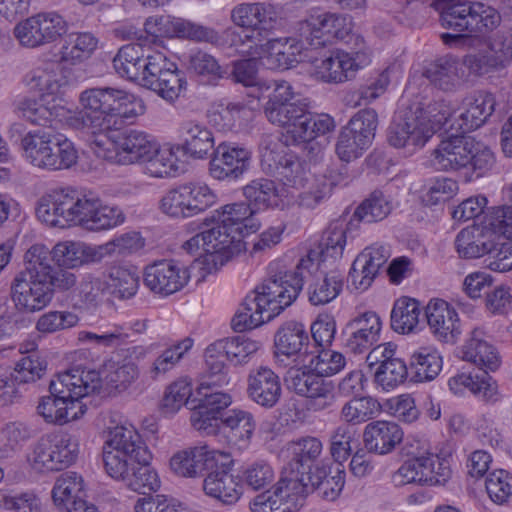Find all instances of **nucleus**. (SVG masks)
<instances>
[{"label": "nucleus", "instance_id": "nucleus-2", "mask_svg": "<svg viewBox=\"0 0 512 512\" xmlns=\"http://www.w3.org/2000/svg\"><path fill=\"white\" fill-rule=\"evenodd\" d=\"M103 379L95 369L74 366L51 380V395L43 397L37 412L46 423L63 425L79 419L86 411L81 399L97 392Z\"/></svg>", "mask_w": 512, "mask_h": 512}, {"label": "nucleus", "instance_id": "nucleus-8", "mask_svg": "<svg viewBox=\"0 0 512 512\" xmlns=\"http://www.w3.org/2000/svg\"><path fill=\"white\" fill-rule=\"evenodd\" d=\"M352 51H331L311 61V75L324 83L341 84L351 81L371 63V50L361 35L351 36Z\"/></svg>", "mask_w": 512, "mask_h": 512}, {"label": "nucleus", "instance_id": "nucleus-37", "mask_svg": "<svg viewBox=\"0 0 512 512\" xmlns=\"http://www.w3.org/2000/svg\"><path fill=\"white\" fill-rule=\"evenodd\" d=\"M403 431L398 424L378 420L369 423L363 433L365 448L369 452L385 455L395 449L402 441Z\"/></svg>", "mask_w": 512, "mask_h": 512}, {"label": "nucleus", "instance_id": "nucleus-64", "mask_svg": "<svg viewBox=\"0 0 512 512\" xmlns=\"http://www.w3.org/2000/svg\"><path fill=\"white\" fill-rule=\"evenodd\" d=\"M124 212L117 206L108 205L99 198L92 210L86 230L101 232L113 229L125 222Z\"/></svg>", "mask_w": 512, "mask_h": 512}, {"label": "nucleus", "instance_id": "nucleus-13", "mask_svg": "<svg viewBox=\"0 0 512 512\" xmlns=\"http://www.w3.org/2000/svg\"><path fill=\"white\" fill-rule=\"evenodd\" d=\"M216 202V195L202 182H188L165 192L159 200L160 211L174 219L196 216Z\"/></svg>", "mask_w": 512, "mask_h": 512}, {"label": "nucleus", "instance_id": "nucleus-60", "mask_svg": "<svg viewBox=\"0 0 512 512\" xmlns=\"http://www.w3.org/2000/svg\"><path fill=\"white\" fill-rule=\"evenodd\" d=\"M423 471V481L426 486L444 485L451 477L450 461L447 457L427 452L416 456Z\"/></svg>", "mask_w": 512, "mask_h": 512}, {"label": "nucleus", "instance_id": "nucleus-61", "mask_svg": "<svg viewBox=\"0 0 512 512\" xmlns=\"http://www.w3.org/2000/svg\"><path fill=\"white\" fill-rule=\"evenodd\" d=\"M343 279L337 272L316 278L308 286V299L314 306L325 305L333 301L342 291Z\"/></svg>", "mask_w": 512, "mask_h": 512}, {"label": "nucleus", "instance_id": "nucleus-44", "mask_svg": "<svg viewBox=\"0 0 512 512\" xmlns=\"http://www.w3.org/2000/svg\"><path fill=\"white\" fill-rule=\"evenodd\" d=\"M98 43V39L92 33H70L60 49V60L71 65L81 64L94 54Z\"/></svg>", "mask_w": 512, "mask_h": 512}, {"label": "nucleus", "instance_id": "nucleus-22", "mask_svg": "<svg viewBox=\"0 0 512 512\" xmlns=\"http://www.w3.org/2000/svg\"><path fill=\"white\" fill-rule=\"evenodd\" d=\"M425 316L430 332L443 343L455 344L462 329L456 309L443 299H431L426 308Z\"/></svg>", "mask_w": 512, "mask_h": 512}, {"label": "nucleus", "instance_id": "nucleus-57", "mask_svg": "<svg viewBox=\"0 0 512 512\" xmlns=\"http://www.w3.org/2000/svg\"><path fill=\"white\" fill-rule=\"evenodd\" d=\"M193 339L186 337L166 347L153 361L149 368V375L153 380L165 376L174 369L184 355L193 347Z\"/></svg>", "mask_w": 512, "mask_h": 512}, {"label": "nucleus", "instance_id": "nucleus-35", "mask_svg": "<svg viewBox=\"0 0 512 512\" xmlns=\"http://www.w3.org/2000/svg\"><path fill=\"white\" fill-rule=\"evenodd\" d=\"M119 164L141 163L154 151L156 139L145 131L128 129L117 134Z\"/></svg>", "mask_w": 512, "mask_h": 512}, {"label": "nucleus", "instance_id": "nucleus-11", "mask_svg": "<svg viewBox=\"0 0 512 512\" xmlns=\"http://www.w3.org/2000/svg\"><path fill=\"white\" fill-rule=\"evenodd\" d=\"M78 453L77 439L68 433L52 432L38 439L28 462L30 467L38 473L60 471L72 465Z\"/></svg>", "mask_w": 512, "mask_h": 512}, {"label": "nucleus", "instance_id": "nucleus-31", "mask_svg": "<svg viewBox=\"0 0 512 512\" xmlns=\"http://www.w3.org/2000/svg\"><path fill=\"white\" fill-rule=\"evenodd\" d=\"M178 133L182 139V151L193 159H206L212 156L215 138L212 131L196 120H184L180 123Z\"/></svg>", "mask_w": 512, "mask_h": 512}, {"label": "nucleus", "instance_id": "nucleus-32", "mask_svg": "<svg viewBox=\"0 0 512 512\" xmlns=\"http://www.w3.org/2000/svg\"><path fill=\"white\" fill-rule=\"evenodd\" d=\"M255 211L245 202L232 203L214 211L213 219L222 228L243 240L244 234L255 232L260 222L254 216Z\"/></svg>", "mask_w": 512, "mask_h": 512}, {"label": "nucleus", "instance_id": "nucleus-63", "mask_svg": "<svg viewBox=\"0 0 512 512\" xmlns=\"http://www.w3.org/2000/svg\"><path fill=\"white\" fill-rule=\"evenodd\" d=\"M322 443L316 437H304L291 444L293 458L288 466L311 474L313 463L322 453Z\"/></svg>", "mask_w": 512, "mask_h": 512}, {"label": "nucleus", "instance_id": "nucleus-9", "mask_svg": "<svg viewBox=\"0 0 512 512\" xmlns=\"http://www.w3.org/2000/svg\"><path fill=\"white\" fill-rule=\"evenodd\" d=\"M116 88L94 87L78 97L79 108H70L69 128L77 131H103L112 128Z\"/></svg>", "mask_w": 512, "mask_h": 512}, {"label": "nucleus", "instance_id": "nucleus-26", "mask_svg": "<svg viewBox=\"0 0 512 512\" xmlns=\"http://www.w3.org/2000/svg\"><path fill=\"white\" fill-rule=\"evenodd\" d=\"M472 137L452 136L442 140L431 154L430 163L439 171H457L468 166Z\"/></svg>", "mask_w": 512, "mask_h": 512}, {"label": "nucleus", "instance_id": "nucleus-5", "mask_svg": "<svg viewBox=\"0 0 512 512\" xmlns=\"http://www.w3.org/2000/svg\"><path fill=\"white\" fill-rule=\"evenodd\" d=\"M99 198L93 191H80L71 186L56 187L41 196L36 215L51 227L77 226L86 230Z\"/></svg>", "mask_w": 512, "mask_h": 512}, {"label": "nucleus", "instance_id": "nucleus-34", "mask_svg": "<svg viewBox=\"0 0 512 512\" xmlns=\"http://www.w3.org/2000/svg\"><path fill=\"white\" fill-rule=\"evenodd\" d=\"M313 485L311 474L288 466L282 472L275 490L293 512H296L302 506L305 497L313 491Z\"/></svg>", "mask_w": 512, "mask_h": 512}, {"label": "nucleus", "instance_id": "nucleus-52", "mask_svg": "<svg viewBox=\"0 0 512 512\" xmlns=\"http://www.w3.org/2000/svg\"><path fill=\"white\" fill-rule=\"evenodd\" d=\"M381 411L382 406L376 398L359 395L344 403L340 417L346 423L358 425L378 417Z\"/></svg>", "mask_w": 512, "mask_h": 512}, {"label": "nucleus", "instance_id": "nucleus-25", "mask_svg": "<svg viewBox=\"0 0 512 512\" xmlns=\"http://www.w3.org/2000/svg\"><path fill=\"white\" fill-rule=\"evenodd\" d=\"M463 111L458 115V123L451 124L462 133L481 127L493 114L496 106L495 96L488 91H476L463 99Z\"/></svg>", "mask_w": 512, "mask_h": 512}, {"label": "nucleus", "instance_id": "nucleus-40", "mask_svg": "<svg viewBox=\"0 0 512 512\" xmlns=\"http://www.w3.org/2000/svg\"><path fill=\"white\" fill-rule=\"evenodd\" d=\"M150 48L138 43L122 46L113 58L115 72L122 78L140 84Z\"/></svg>", "mask_w": 512, "mask_h": 512}, {"label": "nucleus", "instance_id": "nucleus-58", "mask_svg": "<svg viewBox=\"0 0 512 512\" xmlns=\"http://www.w3.org/2000/svg\"><path fill=\"white\" fill-rule=\"evenodd\" d=\"M33 437V430L21 421L6 423L0 429V459L14 456Z\"/></svg>", "mask_w": 512, "mask_h": 512}, {"label": "nucleus", "instance_id": "nucleus-59", "mask_svg": "<svg viewBox=\"0 0 512 512\" xmlns=\"http://www.w3.org/2000/svg\"><path fill=\"white\" fill-rule=\"evenodd\" d=\"M442 357L433 347H420L410 357V367L418 381H431L442 370Z\"/></svg>", "mask_w": 512, "mask_h": 512}, {"label": "nucleus", "instance_id": "nucleus-45", "mask_svg": "<svg viewBox=\"0 0 512 512\" xmlns=\"http://www.w3.org/2000/svg\"><path fill=\"white\" fill-rule=\"evenodd\" d=\"M434 8L440 14L441 25L458 33H468L472 2L468 0H435Z\"/></svg>", "mask_w": 512, "mask_h": 512}, {"label": "nucleus", "instance_id": "nucleus-21", "mask_svg": "<svg viewBox=\"0 0 512 512\" xmlns=\"http://www.w3.org/2000/svg\"><path fill=\"white\" fill-rule=\"evenodd\" d=\"M228 455L222 451L210 449L207 445L187 447L175 452L169 461L171 471L179 477L198 478L203 472L217 466Z\"/></svg>", "mask_w": 512, "mask_h": 512}, {"label": "nucleus", "instance_id": "nucleus-42", "mask_svg": "<svg viewBox=\"0 0 512 512\" xmlns=\"http://www.w3.org/2000/svg\"><path fill=\"white\" fill-rule=\"evenodd\" d=\"M222 423L227 429L230 444L239 450L249 447L256 428L252 413L243 409H231L222 417Z\"/></svg>", "mask_w": 512, "mask_h": 512}, {"label": "nucleus", "instance_id": "nucleus-43", "mask_svg": "<svg viewBox=\"0 0 512 512\" xmlns=\"http://www.w3.org/2000/svg\"><path fill=\"white\" fill-rule=\"evenodd\" d=\"M448 386L455 395H460L468 389L474 395L485 401L495 402L499 399L498 385L496 381L487 374L480 377L460 373L448 380Z\"/></svg>", "mask_w": 512, "mask_h": 512}, {"label": "nucleus", "instance_id": "nucleus-55", "mask_svg": "<svg viewBox=\"0 0 512 512\" xmlns=\"http://www.w3.org/2000/svg\"><path fill=\"white\" fill-rule=\"evenodd\" d=\"M144 173L154 178H166L178 171V158L174 148L170 145H154V151L142 160Z\"/></svg>", "mask_w": 512, "mask_h": 512}, {"label": "nucleus", "instance_id": "nucleus-16", "mask_svg": "<svg viewBox=\"0 0 512 512\" xmlns=\"http://www.w3.org/2000/svg\"><path fill=\"white\" fill-rule=\"evenodd\" d=\"M288 387L296 394L306 397L307 406L313 411H323L336 402L333 381L323 378L311 370L310 365L288 371Z\"/></svg>", "mask_w": 512, "mask_h": 512}, {"label": "nucleus", "instance_id": "nucleus-46", "mask_svg": "<svg viewBox=\"0 0 512 512\" xmlns=\"http://www.w3.org/2000/svg\"><path fill=\"white\" fill-rule=\"evenodd\" d=\"M53 252L43 244L32 245L24 255V269L18 274L48 283L55 267Z\"/></svg>", "mask_w": 512, "mask_h": 512}, {"label": "nucleus", "instance_id": "nucleus-1", "mask_svg": "<svg viewBox=\"0 0 512 512\" xmlns=\"http://www.w3.org/2000/svg\"><path fill=\"white\" fill-rule=\"evenodd\" d=\"M150 460L151 453L133 426L109 429L103 445V462L111 478L141 494L156 492L161 481Z\"/></svg>", "mask_w": 512, "mask_h": 512}, {"label": "nucleus", "instance_id": "nucleus-19", "mask_svg": "<svg viewBox=\"0 0 512 512\" xmlns=\"http://www.w3.org/2000/svg\"><path fill=\"white\" fill-rule=\"evenodd\" d=\"M184 264L162 259L149 264L144 270V285L155 295L167 297L182 290L190 280Z\"/></svg>", "mask_w": 512, "mask_h": 512}, {"label": "nucleus", "instance_id": "nucleus-24", "mask_svg": "<svg viewBox=\"0 0 512 512\" xmlns=\"http://www.w3.org/2000/svg\"><path fill=\"white\" fill-rule=\"evenodd\" d=\"M382 321L373 311L364 312L350 320L343 333L345 347L354 354L366 352L380 339Z\"/></svg>", "mask_w": 512, "mask_h": 512}, {"label": "nucleus", "instance_id": "nucleus-18", "mask_svg": "<svg viewBox=\"0 0 512 512\" xmlns=\"http://www.w3.org/2000/svg\"><path fill=\"white\" fill-rule=\"evenodd\" d=\"M263 86L266 91H270L264 106L266 118L271 124L285 129L304 109L307 99L298 98L292 85L285 80H273Z\"/></svg>", "mask_w": 512, "mask_h": 512}, {"label": "nucleus", "instance_id": "nucleus-6", "mask_svg": "<svg viewBox=\"0 0 512 512\" xmlns=\"http://www.w3.org/2000/svg\"><path fill=\"white\" fill-rule=\"evenodd\" d=\"M231 21L244 29L231 39V46L241 55L258 54L262 42L282 25L279 8L267 2L236 5L231 10Z\"/></svg>", "mask_w": 512, "mask_h": 512}, {"label": "nucleus", "instance_id": "nucleus-49", "mask_svg": "<svg viewBox=\"0 0 512 512\" xmlns=\"http://www.w3.org/2000/svg\"><path fill=\"white\" fill-rule=\"evenodd\" d=\"M84 495V480L80 474L72 471L61 474L52 489L55 506L59 509L65 508L66 511L74 502L85 500Z\"/></svg>", "mask_w": 512, "mask_h": 512}, {"label": "nucleus", "instance_id": "nucleus-33", "mask_svg": "<svg viewBox=\"0 0 512 512\" xmlns=\"http://www.w3.org/2000/svg\"><path fill=\"white\" fill-rule=\"evenodd\" d=\"M461 352L464 361L473 363L485 372L497 371L502 363L497 348L487 340L485 332L480 328L471 331Z\"/></svg>", "mask_w": 512, "mask_h": 512}, {"label": "nucleus", "instance_id": "nucleus-23", "mask_svg": "<svg viewBox=\"0 0 512 512\" xmlns=\"http://www.w3.org/2000/svg\"><path fill=\"white\" fill-rule=\"evenodd\" d=\"M335 128L334 119L328 114H313L309 111L308 103L297 114L289 126L284 129L285 145H298L302 142L314 140L325 135Z\"/></svg>", "mask_w": 512, "mask_h": 512}, {"label": "nucleus", "instance_id": "nucleus-12", "mask_svg": "<svg viewBox=\"0 0 512 512\" xmlns=\"http://www.w3.org/2000/svg\"><path fill=\"white\" fill-rule=\"evenodd\" d=\"M353 22L351 17L324 11L320 8L310 10L304 20L297 23L296 30L302 40L310 46H322L326 41L338 39L353 44L351 36Z\"/></svg>", "mask_w": 512, "mask_h": 512}, {"label": "nucleus", "instance_id": "nucleus-56", "mask_svg": "<svg viewBox=\"0 0 512 512\" xmlns=\"http://www.w3.org/2000/svg\"><path fill=\"white\" fill-rule=\"evenodd\" d=\"M246 112L247 109L244 104L223 99L211 105L208 118L209 122L218 130L227 132L241 124Z\"/></svg>", "mask_w": 512, "mask_h": 512}, {"label": "nucleus", "instance_id": "nucleus-7", "mask_svg": "<svg viewBox=\"0 0 512 512\" xmlns=\"http://www.w3.org/2000/svg\"><path fill=\"white\" fill-rule=\"evenodd\" d=\"M21 147L25 160L42 170L69 169L78 160L77 150L70 140L44 129L26 133L21 139Z\"/></svg>", "mask_w": 512, "mask_h": 512}, {"label": "nucleus", "instance_id": "nucleus-17", "mask_svg": "<svg viewBox=\"0 0 512 512\" xmlns=\"http://www.w3.org/2000/svg\"><path fill=\"white\" fill-rule=\"evenodd\" d=\"M66 30L67 23L62 15L44 11L20 21L14 27V36L22 46L36 48L56 41Z\"/></svg>", "mask_w": 512, "mask_h": 512}, {"label": "nucleus", "instance_id": "nucleus-28", "mask_svg": "<svg viewBox=\"0 0 512 512\" xmlns=\"http://www.w3.org/2000/svg\"><path fill=\"white\" fill-rule=\"evenodd\" d=\"M247 395L262 407H274L282 395L280 377L266 366L251 370L247 379Z\"/></svg>", "mask_w": 512, "mask_h": 512}, {"label": "nucleus", "instance_id": "nucleus-62", "mask_svg": "<svg viewBox=\"0 0 512 512\" xmlns=\"http://www.w3.org/2000/svg\"><path fill=\"white\" fill-rule=\"evenodd\" d=\"M112 293L122 299L133 297L139 288V275L136 270L124 266H112L108 270L107 282Z\"/></svg>", "mask_w": 512, "mask_h": 512}, {"label": "nucleus", "instance_id": "nucleus-39", "mask_svg": "<svg viewBox=\"0 0 512 512\" xmlns=\"http://www.w3.org/2000/svg\"><path fill=\"white\" fill-rule=\"evenodd\" d=\"M20 110L31 123L45 125L55 118L69 127L70 108L63 105L61 99L46 100L41 96L39 101L25 99L20 103Z\"/></svg>", "mask_w": 512, "mask_h": 512}, {"label": "nucleus", "instance_id": "nucleus-53", "mask_svg": "<svg viewBox=\"0 0 512 512\" xmlns=\"http://www.w3.org/2000/svg\"><path fill=\"white\" fill-rule=\"evenodd\" d=\"M394 208L390 194L382 190H374L356 208L354 217L365 223L382 221L390 215Z\"/></svg>", "mask_w": 512, "mask_h": 512}, {"label": "nucleus", "instance_id": "nucleus-54", "mask_svg": "<svg viewBox=\"0 0 512 512\" xmlns=\"http://www.w3.org/2000/svg\"><path fill=\"white\" fill-rule=\"evenodd\" d=\"M420 315L421 306L417 300L401 297L391 311V327L400 334L412 333L419 325Z\"/></svg>", "mask_w": 512, "mask_h": 512}, {"label": "nucleus", "instance_id": "nucleus-3", "mask_svg": "<svg viewBox=\"0 0 512 512\" xmlns=\"http://www.w3.org/2000/svg\"><path fill=\"white\" fill-rule=\"evenodd\" d=\"M453 115V109L445 101L426 106L415 105L399 110L387 129V142L409 154L422 149L438 129Z\"/></svg>", "mask_w": 512, "mask_h": 512}, {"label": "nucleus", "instance_id": "nucleus-27", "mask_svg": "<svg viewBox=\"0 0 512 512\" xmlns=\"http://www.w3.org/2000/svg\"><path fill=\"white\" fill-rule=\"evenodd\" d=\"M50 286L17 274L11 285V297L20 311L35 312L46 307L52 299Z\"/></svg>", "mask_w": 512, "mask_h": 512}, {"label": "nucleus", "instance_id": "nucleus-30", "mask_svg": "<svg viewBox=\"0 0 512 512\" xmlns=\"http://www.w3.org/2000/svg\"><path fill=\"white\" fill-rule=\"evenodd\" d=\"M423 76L435 87L445 92L456 91L466 79L461 60L447 54L428 63Z\"/></svg>", "mask_w": 512, "mask_h": 512}, {"label": "nucleus", "instance_id": "nucleus-4", "mask_svg": "<svg viewBox=\"0 0 512 512\" xmlns=\"http://www.w3.org/2000/svg\"><path fill=\"white\" fill-rule=\"evenodd\" d=\"M313 265L309 255L301 258L292 270L280 261L270 263L268 277L251 293L258 307H262L271 320L279 315L297 299L303 287L304 273Z\"/></svg>", "mask_w": 512, "mask_h": 512}, {"label": "nucleus", "instance_id": "nucleus-48", "mask_svg": "<svg viewBox=\"0 0 512 512\" xmlns=\"http://www.w3.org/2000/svg\"><path fill=\"white\" fill-rule=\"evenodd\" d=\"M160 24L166 27L165 32L171 37H179L196 42L208 43H215L219 40L218 33L214 29L182 18L168 16L161 18Z\"/></svg>", "mask_w": 512, "mask_h": 512}, {"label": "nucleus", "instance_id": "nucleus-36", "mask_svg": "<svg viewBox=\"0 0 512 512\" xmlns=\"http://www.w3.org/2000/svg\"><path fill=\"white\" fill-rule=\"evenodd\" d=\"M495 236L488 225L485 227L473 225L458 233L455 246L460 257L479 258L486 254H493Z\"/></svg>", "mask_w": 512, "mask_h": 512}, {"label": "nucleus", "instance_id": "nucleus-10", "mask_svg": "<svg viewBox=\"0 0 512 512\" xmlns=\"http://www.w3.org/2000/svg\"><path fill=\"white\" fill-rule=\"evenodd\" d=\"M261 166L277 176L284 185L303 187L310 174L307 165L287 145L273 135L263 136L260 143Z\"/></svg>", "mask_w": 512, "mask_h": 512}, {"label": "nucleus", "instance_id": "nucleus-47", "mask_svg": "<svg viewBox=\"0 0 512 512\" xmlns=\"http://www.w3.org/2000/svg\"><path fill=\"white\" fill-rule=\"evenodd\" d=\"M262 344L260 341L244 335L218 341L210 348L219 355H224L235 365L247 363L258 352Z\"/></svg>", "mask_w": 512, "mask_h": 512}, {"label": "nucleus", "instance_id": "nucleus-51", "mask_svg": "<svg viewBox=\"0 0 512 512\" xmlns=\"http://www.w3.org/2000/svg\"><path fill=\"white\" fill-rule=\"evenodd\" d=\"M309 337L305 326L297 321H287L279 327L274 342L277 353L292 356L301 352Z\"/></svg>", "mask_w": 512, "mask_h": 512}, {"label": "nucleus", "instance_id": "nucleus-50", "mask_svg": "<svg viewBox=\"0 0 512 512\" xmlns=\"http://www.w3.org/2000/svg\"><path fill=\"white\" fill-rule=\"evenodd\" d=\"M243 195L256 209L279 207L283 202L276 183L265 178L252 180L244 186Z\"/></svg>", "mask_w": 512, "mask_h": 512}, {"label": "nucleus", "instance_id": "nucleus-20", "mask_svg": "<svg viewBox=\"0 0 512 512\" xmlns=\"http://www.w3.org/2000/svg\"><path fill=\"white\" fill-rule=\"evenodd\" d=\"M252 152L234 142H221L212 152L209 162L210 176L219 181L239 179L251 163Z\"/></svg>", "mask_w": 512, "mask_h": 512}, {"label": "nucleus", "instance_id": "nucleus-38", "mask_svg": "<svg viewBox=\"0 0 512 512\" xmlns=\"http://www.w3.org/2000/svg\"><path fill=\"white\" fill-rule=\"evenodd\" d=\"M203 491L224 505H234L243 494L239 477L226 469L208 473L203 480Z\"/></svg>", "mask_w": 512, "mask_h": 512}, {"label": "nucleus", "instance_id": "nucleus-15", "mask_svg": "<svg viewBox=\"0 0 512 512\" xmlns=\"http://www.w3.org/2000/svg\"><path fill=\"white\" fill-rule=\"evenodd\" d=\"M205 254L195 261V266L202 271V276L216 272L235 256L245 250V242L222 228L220 224L203 231Z\"/></svg>", "mask_w": 512, "mask_h": 512}, {"label": "nucleus", "instance_id": "nucleus-29", "mask_svg": "<svg viewBox=\"0 0 512 512\" xmlns=\"http://www.w3.org/2000/svg\"><path fill=\"white\" fill-rule=\"evenodd\" d=\"M304 41L291 37L275 39L268 37L262 42V49L258 54H244V56L264 58L265 64L270 69L285 70L298 63Z\"/></svg>", "mask_w": 512, "mask_h": 512}, {"label": "nucleus", "instance_id": "nucleus-41", "mask_svg": "<svg viewBox=\"0 0 512 512\" xmlns=\"http://www.w3.org/2000/svg\"><path fill=\"white\" fill-rule=\"evenodd\" d=\"M24 84L41 97L54 96L67 84L66 78L57 63L47 62L29 71Z\"/></svg>", "mask_w": 512, "mask_h": 512}, {"label": "nucleus", "instance_id": "nucleus-14", "mask_svg": "<svg viewBox=\"0 0 512 512\" xmlns=\"http://www.w3.org/2000/svg\"><path fill=\"white\" fill-rule=\"evenodd\" d=\"M140 85L146 87L167 101L177 99L186 81L177 65L160 51L150 49Z\"/></svg>", "mask_w": 512, "mask_h": 512}]
</instances>
